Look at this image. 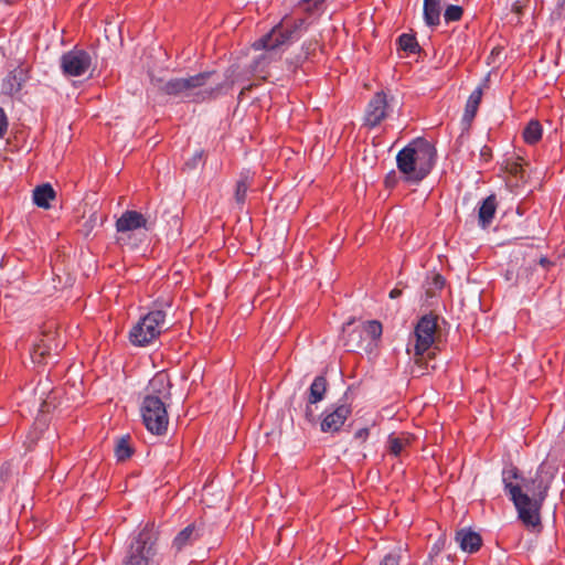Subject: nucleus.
Segmentation results:
<instances>
[{
    "mask_svg": "<svg viewBox=\"0 0 565 565\" xmlns=\"http://www.w3.org/2000/svg\"><path fill=\"white\" fill-rule=\"evenodd\" d=\"M215 74L214 71L202 72L186 78H171L167 82L152 78V84L162 94L199 104L216 99L222 94L224 83L210 84Z\"/></svg>",
    "mask_w": 565,
    "mask_h": 565,
    "instance_id": "1",
    "label": "nucleus"
},
{
    "mask_svg": "<svg viewBox=\"0 0 565 565\" xmlns=\"http://www.w3.org/2000/svg\"><path fill=\"white\" fill-rule=\"evenodd\" d=\"M435 159V147L425 138L418 137L397 153L396 164L407 182L417 184L430 173Z\"/></svg>",
    "mask_w": 565,
    "mask_h": 565,
    "instance_id": "2",
    "label": "nucleus"
},
{
    "mask_svg": "<svg viewBox=\"0 0 565 565\" xmlns=\"http://www.w3.org/2000/svg\"><path fill=\"white\" fill-rule=\"evenodd\" d=\"M158 541V532L153 525L147 524L130 537L121 565H160Z\"/></svg>",
    "mask_w": 565,
    "mask_h": 565,
    "instance_id": "3",
    "label": "nucleus"
},
{
    "mask_svg": "<svg viewBox=\"0 0 565 565\" xmlns=\"http://www.w3.org/2000/svg\"><path fill=\"white\" fill-rule=\"evenodd\" d=\"M523 487L529 494V500L524 503L518 501L515 509L519 519L526 527L535 529L541 526V509L547 497L550 482L544 481L540 475L532 479H522Z\"/></svg>",
    "mask_w": 565,
    "mask_h": 565,
    "instance_id": "4",
    "label": "nucleus"
},
{
    "mask_svg": "<svg viewBox=\"0 0 565 565\" xmlns=\"http://www.w3.org/2000/svg\"><path fill=\"white\" fill-rule=\"evenodd\" d=\"M166 312L151 310L129 331V340L136 347H146L156 340L166 329Z\"/></svg>",
    "mask_w": 565,
    "mask_h": 565,
    "instance_id": "5",
    "label": "nucleus"
},
{
    "mask_svg": "<svg viewBox=\"0 0 565 565\" xmlns=\"http://www.w3.org/2000/svg\"><path fill=\"white\" fill-rule=\"evenodd\" d=\"M168 403L169 401L160 399L154 396H145L142 399L140 406L142 423L153 435L162 436L168 430Z\"/></svg>",
    "mask_w": 565,
    "mask_h": 565,
    "instance_id": "6",
    "label": "nucleus"
},
{
    "mask_svg": "<svg viewBox=\"0 0 565 565\" xmlns=\"http://www.w3.org/2000/svg\"><path fill=\"white\" fill-rule=\"evenodd\" d=\"M438 317L435 315L423 316L414 330L409 340L407 352H414L415 356H423L435 343Z\"/></svg>",
    "mask_w": 565,
    "mask_h": 565,
    "instance_id": "7",
    "label": "nucleus"
},
{
    "mask_svg": "<svg viewBox=\"0 0 565 565\" xmlns=\"http://www.w3.org/2000/svg\"><path fill=\"white\" fill-rule=\"evenodd\" d=\"M275 26L270 33L258 41V45L265 50H275L280 45L298 40L307 29L305 19H294Z\"/></svg>",
    "mask_w": 565,
    "mask_h": 565,
    "instance_id": "8",
    "label": "nucleus"
},
{
    "mask_svg": "<svg viewBox=\"0 0 565 565\" xmlns=\"http://www.w3.org/2000/svg\"><path fill=\"white\" fill-rule=\"evenodd\" d=\"M92 56L85 50H71L61 57V68L67 76H82L90 67Z\"/></svg>",
    "mask_w": 565,
    "mask_h": 565,
    "instance_id": "9",
    "label": "nucleus"
},
{
    "mask_svg": "<svg viewBox=\"0 0 565 565\" xmlns=\"http://www.w3.org/2000/svg\"><path fill=\"white\" fill-rule=\"evenodd\" d=\"M352 413L349 404L331 405L321 414L320 429L322 433H338Z\"/></svg>",
    "mask_w": 565,
    "mask_h": 565,
    "instance_id": "10",
    "label": "nucleus"
},
{
    "mask_svg": "<svg viewBox=\"0 0 565 565\" xmlns=\"http://www.w3.org/2000/svg\"><path fill=\"white\" fill-rule=\"evenodd\" d=\"M203 522H192L178 532L171 542V551L177 556L183 551L193 547L204 535Z\"/></svg>",
    "mask_w": 565,
    "mask_h": 565,
    "instance_id": "11",
    "label": "nucleus"
},
{
    "mask_svg": "<svg viewBox=\"0 0 565 565\" xmlns=\"http://www.w3.org/2000/svg\"><path fill=\"white\" fill-rule=\"evenodd\" d=\"M391 113L387 95L377 92L367 103L364 113V125L369 128L377 127Z\"/></svg>",
    "mask_w": 565,
    "mask_h": 565,
    "instance_id": "12",
    "label": "nucleus"
},
{
    "mask_svg": "<svg viewBox=\"0 0 565 565\" xmlns=\"http://www.w3.org/2000/svg\"><path fill=\"white\" fill-rule=\"evenodd\" d=\"M521 479L519 469L511 465L509 468H504L502 471V482L504 484V490L510 495L511 501L514 507L516 502L520 501L522 503L529 500V494L523 492L522 487L518 483H514V480Z\"/></svg>",
    "mask_w": 565,
    "mask_h": 565,
    "instance_id": "13",
    "label": "nucleus"
},
{
    "mask_svg": "<svg viewBox=\"0 0 565 565\" xmlns=\"http://www.w3.org/2000/svg\"><path fill=\"white\" fill-rule=\"evenodd\" d=\"M150 230L147 217L135 210L125 211L116 221V230L118 233H128L137 230Z\"/></svg>",
    "mask_w": 565,
    "mask_h": 565,
    "instance_id": "14",
    "label": "nucleus"
},
{
    "mask_svg": "<svg viewBox=\"0 0 565 565\" xmlns=\"http://www.w3.org/2000/svg\"><path fill=\"white\" fill-rule=\"evenodd\" d=\"M353 322L349 321L342 328L343 331V345L347 348V351L353 352L361 349H367V340L365 338V332H362V326L352 327Z\"/></svg>",
    "mask_w": 565,
    "mask_h": 565,
    "instance_id": "15",
    "label": "nucleus"
},
{
    "mask_svg": "<svg viewBox=\"0 0 565 565\" xmlns=\"http://www.w3.org/2000/svg\"><path fill=\"white\" fill-rule=\"evenodd\" d=\"M171 381L164 372L157 373L149 382L147 394L145 396H154L160 399L171 401Z\"/></svg>",
    "mask_w": 565,
    "mask_h": 565,
    "instance_id": "16",
    "label": "nucleus"
},
{
    "mask_svg": "<svg viewBox=\"0 0 565 565\" xmlns=\"http://www.w3.org/2000/svg\"><path fill=\"white\" fill-rule=\"evenodd\" d=\"M455 540L463 552L470 554L478 552L482 545L480 534L471 529H461L457 531Z\"/></svg>",
    "mask_w": 565,
    "mask_h": 565,
    "instance_id": "17",
    "label": "nucleus"
},
{
    "mask_svg": "<svg viewBox=\"0 0 565 565\" xmlns=\"http://www.w3.org/2000/svg\"><path fill=\"white\" fill-rule=\"evenodd\" d=\"M498 202L494 194L482 200L478 207V223L482 228H487L493 221Z\"/></svg>",
    "mask_w": 565,
    "mask_h": 565,
    "instance_id": "18",
    "label": "nucleus"
},
{
    "mask_svg": "<svg viewBox=\"0 0 565 565\" xmlns=\"http://www.w3.org/2000/svg\"><path fill=\"white\" fill-rule=\"evenodd\" d=\"M413 441V436L407 433H402L399 435H390L387 439V450L390 455L394 457L401 456L407 447L411 446Z\"/></svg>",
    "mask_w": 565,
    "mask_h": 565,
    "instance_id": "19",
    "label": "nucleus"
},
{
    "mask_svg": "<svg viewBox=\"0 0 565 565\" xmlns=\"http://www.w3.org/2000/svg\"><path fill=\"white\" fill-rule=\"evenodd\" d=\"M482 95H483V87L478 86L468 97V100H467L466 107H465L463 117H462V120L465 122L470 124L475 119L478 108H479V105L482 99Z\"/></svg>",
    "mask_w": 565,
    "mask_h": 565,
    "instance_id": "20",
    "label": "nucleus"
},
{
    "mask_svg": "<svg viewBox=\"0 0 565 565\" xmlns=\"http://www.w3.org/2000/svg\"><path fill=\"white\" fill-rule=\"evenodd\" d=\"M327 390L328 381L326 376L318 375L315 377L309 387L307 399H309L311 404H318L324 398Z\"/></svg>",
    "mask_w": 565,
    "mask_h": 565,
    "instance_id": "21",
    "label": "nucleus"
},
{
    "mask_svg": "<svg viewBox=\"0 0 565 565\" xmlns=\"http://www.w3.org/2000/svg\"><path fill=\"white\" fill-rule=\"evenodd\" d=\"M440 0H424V20L429 26H436L440 22Z\"/></svg>",
    "mask_w": 565,
    "mask_h": 565,
    "instance_id": "22",
    "label": "nucleus"
},
{
    "mask_svg": "<svg viewBox=\"0 0 565 565\" xmlns=\"http://www.w3.org/2000/svg\"><path fill=\"white\" fill-rule=\"evenodd\" d=\"M55 198V191L51 184L45 183L39 185L33 191V202L39 207L47 209L50 207V201Z\"/></svg>",
    "mask_w": 565,
    "mask_h": 565,
    "instance_id": "23",
    "label": "nucleus"
},
{
    "mask_svg": "<svg viewBox=\"0 0 565 565\" xmlns=\"http://www.w3.org/2000/svg\"><path fill=\"white\" fill-rule=\"evenodd\" d=\"M362 332H365V338L367 340L366 347H372L377 340H380L382 335V324L376 320H370L361 323Z\"/></svg>",
    "mask_w": 565,
    "mask_h": 565,
    "instance_id": "24",
    "label": "nucleus"
},
{
    "mask_svg": "<svg viewBox=\"0 0 565 565\" xmlns=\"http://www.w3.org/2000/svg\"><path fill=\"white\" fill-rule=\"evenodd\" d=\"M21 73L17 74L11 72L2 82V93L9 96H13L22 88Z\"/></svg>",
    "mask_w": 565,
    "mask_h": 565,
    "instance_id": "25",
    "label": "nucleus"
},
{
    "mask_svg": "<svg viewBox=\"0 0 565 565\" xmlns=\"http://www.w3.org/2000/svg\"><path fill=\"white\" fill-rule=\"evenodd\" d=\"M252 184V180L248 174H242L241 179L236 182L234 199L236 204L242 207L247 198V191Z\"/></svg>",
    "mask_w": 565,
    "mask_h": 565,
    "instance_id": "26",
    "label": "nucleus"
},
{
    "mask_svg": "<svg viewBox=\"0 0 565 565\" xmlns=\"http://www.w3.org/2000/svg\"><path fill=\"white\" fill-rule=\"evenodd\" d=\"M524 141L535 145L542 138V126L537 120H531L523 130Z\"/></svg>",
    "mask_w": 565,
    "mask_h": 565,
    "instance_id": "27",
    "label": "nucleus"
},
{
    "mask_svg": "<svg viewBox=\"0 0 565 565\" xmlns=\"http://www.w3.org/2000/svg\"><path fill=\"white\" fill-rule=\"evenodd\" d=\"M129 436H124L118 439L115 446V456L118 461H125L131 457L134 450L129 444Z\"/></svg>",
    "mask_w": 565,
    "mask_h": 565,
    "instance_id": "28",
    "label": "nucleus"
},
{
    "mask_svg": "<svg viewBox=\"0 0 565 565\" xmlns=\"http://www.w3.org/2000/svg\"><path fill=\"white\" fill-rule=\"evenodd\" d=\"M398 47L407 53L414 54L419 50V45L414 35L403 33L397 39Z\"/></svg>",
    "mask_w": 565,
    "mask_h": 565,
    "instance_id": "29",
    "label": "nucleus"
},
{
    "mask_svg": "<svg viewBox=\"0 0 565 565\" xmlns=\"http://www.w3.org/2000/svg\"><path fill=\"white\" fill-rule=\"evenodd\" d=\"M463 9L460 6L450 4L446 8L444 19L447 23L456 22L461 19Z\"/></svg>",
    "mask_w": 565,
    "mask_h": 565,
    "instance_id": "30",
    "label": "nucleus"
},
{
    "mask_svg": "<svg viewBox=\"0 0 565 565\" xmlns=\"http://www.w3.org/2000/svg\"><path fill=\"white\" fill-rule=\"evenodd\" d=\"M52 334H44V337L35 344V353H38L40 356L50 354L52 350Z\"/></svg>",
    "mask_w": 565,
    "mask_h": 565,
    "instance_id": "31",
    "label": "nucleus"
},
{
    "mask_svg": "<svg viewBox=\"0 0 565 565\" xmlns=\"http://www.w3.org/2000/svg\"><path fill=\"white\" fill-rule=\"evenodd\" d=\"M315 405L316 404H311L309 402V399H307V403H306V406L303 409V417H305L306 422L310 425H316L318 422Z\"/></svg>",
    "mask_w": 565,
    "mask_h": 565,
    "instance_id": "32",
    "label": "nucleus"
},
{
    "mask_svg": "<svg viewBox=\"0 0 565 565\" xmlns=\"http://www.w3.org/2000/svg\"><path fill=\"white\" fill-rule=\"evenodd\" d=\"M203 158H204V151L198 150V151H195L193 157L185 162V167L189 169H195L203 161Z\"/></svg>",
    "mask_w": 565,
    "mask_h": 565,
    "instance_id": "33",
    "label": "nucleus"
},
{
    "mask_svg": "<svg viewBox=\"0 0 565 565\" xmlns=\"http://www.w3.org/2000/svg\"><path fill=\"white\" fill-rule=\"evenodd\" d=\"M380 565H399V556L396 554H387L380 562Z\"/></svg>",
    "mask_w": 565,
    "mask_h": 565,
    "instance_id": "34",
    "label": "nucleus"
},
{
    "mask_svg": "<svg viewBox=\"0 0 565 565\" xmlns=\"http://www.w3.org/2000/svg\"><path fill=\"white\" fill-rule=\"evenodd\" d=\"M8 129V118L4 110L0 107V138H2Z\"/></svg>",
    "mask_w": 565,
    "mask_h": 565,
    "instance_id": "35",
    "label": "nucleus"
},
{
    "mask_svg": "<svg viewBox=\"0 0 565 565\" xmlns=\"http://www.w3.org/2000/svg\"><path fill=\"white\" fill-rule=\"evenodd\" d=\"M384 183H385L386 188H394L397 183L396 172L391 171L390 173H387V175L385 177Z\"/></svg>",
    "mask_w": 565,
    "mask_h": 565,
    "instance_id": "36",
    "label": "nucleus"
},
{
    "mask_svg": "<svg viewBox=\"0 0 565 565\" xmlns=\"http://www.w3.org/2000/svg\"><path fill=\"white\" fill-rule=\"evenodd\" d=\"M369 435H370L369 428L364 427V428L359 429L354 434V438L358 440H361V441H365L367 439Z\"/></svg>",
    "mask_w": 565,
    "mask_h": 565,
    "instance_id": "37",
    "label": "nucleus"
},
{
    "mask_svg": "<svg viewBox=\"0 0 565 565\" xmlns=\"http://www.w3.org/2000/svg\"><path fill=\"white\" fill-rule=\"evenodd\" d=\"M326 0H302V3L307 6V9H316L321 6Z\"/></svg>",
    "mask_w": 565,
    "mask_h": 565,
    "instance_id": "38",
    "label": "nucleus"
},
{
    "mask_svg": "<svg viewBox=\"0 0 565 565\" xmlns=\"http://www.w3.org/2000/svg\"><path fill=\"white\" fill-rule=\"evenodd\" d=\"M433 284L437 289H441L445 286V278L441 275L436 274L434 276Z\"/></svg>",
    "mask_w": 565,
    "mask_h": 565,
    "instance_id": "39",
    "label": "nucleus"
},
{
    "mask_svg": "<svg viewBox=\"0 0 565 565\" xmlns=\"http://www.w3.org/2000/svg\"><path fill=\"white\" fill-rule=\"evenodd\" d=\"M402 295V290L398 288H394L390 291V298L395 299Z\"/></svg>",
    "mask_w": 565,
    "mask_h": 565,
    "instance_id": "40",
    "label": "nucleus"
},
{
    "mask_svg": "<svg viewBox=\"0 0 565 565\" xmlns=\"http://www.w3.org/2000/svg\"><path fill=\"white\" fill-rule=\"evenodd\" d=\"M481 156L487 159V157L490 156V149L488 147H483L481 150Z\"/></svg>",
    "mask_w": 565,
    "mask_h": 565,
    "instance_id": "41",
    "label": "nucleus"
},
{
    "mask_svg": "<svg viewBox=\"0 0 565 565\" xmlns=\"http://www.w3.org/2000/svg\"><path fill=\"white\" fill-rule=\"evenodd\" d=\"M540 264H541L542 266H544V267H547V266L551 264V262L548 260V258H546V257H542V258L540 259Z\"/></svg>",
    "mask_w": 565,
    "mask_h": 565,
    "instance_id": "42",
    "label": "nucleus"
}]
</instances>
